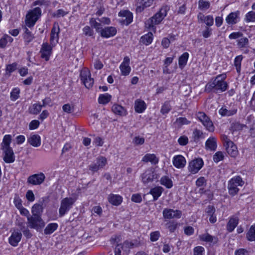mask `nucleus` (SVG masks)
<instances>
[{
    "mask_svg": "<svg viewBox=\"0 0 255 255\" xmlns=\"http://www.w3.org/2000/svg\"><path fill=\"white\" fill-rule=\"evenodd\" d=\"M227 76L225 74L217 75L212 78L205 86V91L210 93H222L228 89V84L225 81Z\"/></svg>",
    "mask_w": 255,
    "mask_h": 255,
    "instance_id": "1",
    "label": "nucleus"
},
{
    "mask_svg": "<svg viewBox=\"0 0 255 255\" xmlns=\"http://www.w3.org/2000/svg\"><path fill=\"white\" fill-rule=\"evenodd\" d=\"M12 136L10 134L5 135L1 143V149L3 152V160L8 163H12L15 160V156L12 148L10 146Z\"/></svg>",
    "mask_w": 255,
    "mask_h": 255,
    "instance_id": "2",
    "label": "nucleus"
},
{
    "mask_svg": "<svg viewBox=\"0 0 255 255\" xmlns=\"http://www.w3.org/2000/svg\"><path fill=\"white\" fill-rule=\"evenodd\" d=\"M169 7L167 5H164L153 16L147 20L145 23L146 28L150 30L155 32V26L159 24L167 15Z\"/></svg>",
    "mask_w": 255,
    "mask_h": 255,
    "instance_id": "3",
    "label": "nucleus"
},
{
    "mask_svg": "<svg viewBox=\"0 0 255 255\" xmlns=\"http://www.w3.org/2000/svg\"><path fill=\"white\" fill-rule=\"evenodd\" d=\"M245 184L244 181L240 176H236L232 178L228 183V189L229 195L235 196L240 191V187H242Z\"/></svg>",
    "mask_w": 255,
    "mask_h": 255,
    "instance_id": "4",
    "label": "nucleus"
},
{
    "mask_svg": "<svg viewBox=\"0 0 255 255\" xmlns=\"http://www.w3.org/2000/svg\"><path fill=\"white\" fill-rule=\"evenodd\" d=\"M41 14V10L39 7H35L28 12L26 15V25L29 27L33 26Z\"/></svg>",
    "mask_w": 255,
    "mask_h": 255,
    "instance_id": "5",
    "label": "nucleus"
},
{
    "mask_svg": "<svg viewBox=\"0 0 255 255\" xmlns=\"http://www.w3.org/2000/svg\"><path fill=\"white\" fill-rule=\"evenodd\" d=\"M76 199L74 198H65L61 202L59 210V216H63L72 207Z\"/></svg>",
    "mask_w": 255,
    "mask_h": 255,
    "instance_id": "6",
    "label": "nucleus"
},
{
    "mask_svg": "<svg viewBox=\"0 0 255 255\" xmlns=\"http://www.w3.org/2000/svg\"><path fill=\"white\" fill-rule=\"evenodd\" d=\"M27 222L30 228L36 230L43 228L45 226V223L40 216L32 215L31 216H28Z\"/></svg>",
    "mask_w": 255,
    "mask_h": 255,
    "instance_id": "7",
    "label": "nucleus"
},
{
    "mask_svg": "<svg viewBox=\"0 0 255 255\" xmlns=\"http://www.w3.org/2000/svg\"><path fill=\"white\" fill-rule=\"evenodd\" d=\"M197 118L202 123L207 130L210 132H213L215 127L210 119L204 112H198L197 115Z\"/></svg>",
    "mask_w": 255,
    "mask_h": 255,
    "instance_id": "8",
    "label": "nucleus"
},
{
    "mask_svg": "<svg viewBox=\"0 0 255 255\" xmlns=\"http://www.w3.org/2000/svg\"><path fill=\"white\" fill-rule=\"evenodd\" d=\"M107 164V158L104 156H99L96 158V161L89 166V169L93 173L103 168Z\"/></svg>",
    "mask_w": 255,
    "mask_h": 255,
    "instance_id": "9",
    "label": "nucleus"
},
{
    "mask_svg": "<svg viewBox=\"0 0 255 255\" xmlns=\"http://www.w3.org/2000/svg\"><path fill=\"white\" fill-rule=\"evenodd\" d=\"M81 80L85 86L90 89L94 84V79L91 77V73L89 70L85 69L81 71Z\"/></svg>",
    "mask_w": 255,
    "mask_h": 255,
    "instance_id": "10",
    "label": "nucleus"
},
{
    "mask_svg": "<svg viewBox=\"0 0 255 255\" xmlns=\"http://www.w3.org/2000/svg\"><path fill=\"white\" fill-rule=\"evenodd\" d=\"M141 180L143 184L152 182L158 178V175L151 168L146 170L141 175Z\"/></svg>",
    "mask_w": 255,
    "mask_h": 255,
    "instance_id": "11",
    "label": "nucleus"
},
{
    "mask_svg": "<svg viewBox=\"0 0 255 255\" xmlns=\"http://www.w3.org/2000/svg\"><path fill=\"white\" fill-rule=\"evenodd\" d=\"M162 214L165 219H179L181 217L182 212L178 210L165 208L163 210Z\"/></svg>",
    "mask_w": 255,
    "mask_h": 255,
    "instance_id": "12",
    "label": "nucleus"
},
{
    "mask_svg": "<svg viewBox=\"0 0 255 255\" xmlns=\"http://www.w3.org/2000/svg\"><path fill=\"white\" fill-rule=\"evenodd\" d=\"M204 162L201 158H197L189 163V171L193 174L197 173L202 167Z\"/></svg>",
    "mask_w": 255,
    "mask_h": 255,
    "instance_id": "13",
    "label": "nucleus"
},
{
    "mask_svg": "<svg viewBox=\"0 0 255 255\" xmlns=\"http://www.w3.org/2000/svg\"><path fill=\"white\" fill-rule=\"evenodd\" d=\"M59 32L60 28L58 24L54 23L51 31L50 39V43L53 46L58 43Z\"/></svg>",
    "mask_w": 255,
    "mask_h": 255,
    "instance_id": "14",
    "label": "nucleus"
},
{
    "mask_svg": "<svg viewBox=\"0 0 255 255\" xmlns=\"http://www.w3.org/2000/svg\"><path fill=\"white\" fill-rule=\"evenodd\" d=\"M45 179L44 174L42 173L35 174L30 176L27 179V182L34 185L42 184Z\"/></svg>",
    "mask_w": 255,
    "mask_h": 255,
    "instance_id": "15",
    "label": "nucleus"
},
{
    "mask_svg": "<svg viewBox=\"0 0 255 255\" xmlns=\"http://www.w3.org/2000/svg\"><path fill=\"white\" fill-rule=\"evenodd\" d=\"M99 32L102 37L109 38L116 34L117 29L113 26L106 27L104 28H101Z\"/></svg>",
    "mask_w": 255,
    "mask_h": 255,
    "instance_id": "16",
    "label": "nucleus"
},
{
    "mask_svg": "<svg viewBox=\"0 0 255 255\" xmlns=\"http://www.w3.org/2000/svg\"><path fill=\"white\" fill-rule=\"evenodd\" d=\"M130 59L128 57L126 56L124 58L123 62L121 63L120 68L122 72V74L124 76L128 75L131 70L129 66Z\"/></svg>",
    "mask_w": 255,
    "mask_h": 255,
    "instance_id": "17",
    "label": "nucleus"
},
{
    "mask_svg": "<svg viewBox=\"0 0 255 255\" xmlns=\"http://www.w3.org/2000/svg\"><path fill=\"white\" fill-rule=\"evenodd\" d=\"M52 47L48 43H43L40 50L41 57L45 59L46 61H48L49 57L51 54Z\"/></svg>",
    "mask_w": 255,
    "mask_h": 255,
    "instance_id": "18",
    "label": "nucleus"
},
{
    "mask_svg": "<svg viewBox=\"0 0 255 255\" xmlns=\"http://www.w3.org/2000/svg\"><path fill=\"white\" fill-rule=\"evenodd\" d=\"M21 237L22 234L20 232L14 231L9 238V243L11 246L16 247L21 240Z\"/></svg>",
    "mask_w": 255,
    "mask_h": 255,
    "instance_id": "19",
    "label": "nucleus"
},
{
    "mask_svg": "<svg viewBox=\"0 0 255 255\" xmlns=\"http://www.w3.org/2000/svg\"><path fill=\"white\" fill-rule=\"evenodd\" d=\"M186 160L181 155L175 156L173 159V164L177 168H183L186 164Z\"/></svg>",
    "mask_w": 255,
    "mask_h": 255,
    "instance_id": "20",
    "label": "nucleus"
},
{
    "mask_svg": "<svg viewBox=\"0 0 255 255\" xmlns=\"http://www.w3.org/2000/svg\"><path fill=\"white\" fill-rule=\"evenodd\" d=\"M108 200L111 204L119 206L122 203L123 198L119 195L110 194L108 196Z\"/></svg>",
    "mask_w": 255,
    "mask_h": 255,
    "instance_id": "21",
    "label": "nucleus"
},
{
    "mask_svg": "<svg viewBox=\"0 0 255 255\" xmlns=\"http://www.w3.org/2000/svg\"><path fill=\"white\" fill-rule=\"evenodd\" d=\"M205 148L211 151H215L217 148V139L215 137L209 138L205 143Z\"/></svg>",
    "mask_w": 255,
    "mask_h": 255,
    "instance_id": "22",
    "label": "nucleus"
},
{
    "mask_svg": "<svg viewBox=\"0 0 255 255\" xmlns=\"http://www.w3.org/2000/svg\"><path fill=\"white\" fill-rule=\"evenodd\" d=\"M146 105L144 101L137 99L134 102V110L136 113H142L146 109Z\"/></svg>",
    "mask_w": 255,
    "mask_h": 255,
    "instance_id": "23",
    "label": "nucleus"
},
{
    "mask_svg": "<svg viewBox=\"0 0 255 255\" xmlns=\"http://www.w3.org/2000/svg\"><path fill=\"white\" fill-rule=\"evenodd\" d=\"M154 0H138V5L136 7L137 12L142 11L145 8L150 6L153 3Z\"/></svg>",
    "mask_w": 255,
    "mask_h": 255,
    "instance_id": "24",
    "label": "nucleus"
},
{
    "mask_svg": "<svg viewBox=\"0 0 255 255\" xmlns=\"http://www.w3.org/2000/svg\"><path fill=\"white\" fill-rule=\"evenodd\" d=\"M28 142L34 147H38L41 144V138L38 134L31 135L28 138Z\"/></svg>",
    "mask_w": 255,
    "mask_h": 255,
    "instance_id": "25",
    "label": "nucleus"
},
{
    "mask_svg": "<svg viewBox=\"0 0 255 255\" xmlns=\"http://www.w3.org/2000/svg\"><path fill=\"white\" fill-rule=\"evenodd\" d=\"M163 190V188L161 186H156L150 189L149 194L152 195L153 201H156L158 199Z\"/></svg>",
    "mask_w": 255,
    "mask_h": 255,
    "instance_id": "26",
    "label": "nucleus"
},
{
    "mask_svg": "<svg viewBox=\"0 0 255 255\" xmlns=\"http://www.w3.org/2000/svg\"><path fill=\"white\" fill-rule=\"evenodd\" d=\"M239 14V12L238 11L230 13L226 18V21L229 24H236L238 21Z\"/></svg>",
    "mask_w": 255,
    "mask_h": 255,
    "instance_id": "27",
    "label": "nucleus"
},
{
    "mask_svg": "<svg viewBox=\"0 0 255 255\" xmlns=\"http://www.w3.org/2000/svg\"><path fill=\"white\" fill-rule=\"evenodd\" d=\"M226 148L227 152L232 157H235L237 155L238 151L236 145L233 142L230 145L226 146Z\"/></svg>",
    "mask_w": 255,
    "mask_h": 255,
    "instance_id": "28",
    "label": "nucleus"
},
{
    "mask_svg": "<svg viewBox=\"0 0 255 255\" xmlns=\"http://www.w3.org/2000/svg\"><path fill=\"white\" fill-rule=\"evenodd\" d=\"M200 239L203 241L211 243L216 244L218 242V239L215 236H212L209 234H204L200 236Z\"/></svg>",
    "mask_w": 255,
    "mask_h": 255,
    "instance_id": "29",
    "label": "nucleus"
},
{
    "mask_svg": "<svg viewBox=\"0 0 255 255\" xmlns=\"http://www.w3.org/2000/svg\"><path fill=\"white\" fill-rule=\"evenodd\" d=\"M236 109L228 110L225 107L221 108L219 111V114L222 116H231L237 113Z\"/></svg>",
    "mask_w": 255,
    "mask_h": 255,
    "instance_id": "30",
    "label": "nucleus"
},
{
    "mask_svg": "<svg viewBox=\"0 0 255 255\" xmlns=\"http://www.w3.org/2000/svg\"><path fill=\"white\" fill-rule=\"evenodd\" d=\"M238 224V219L237 218H231L227 225V230L232 232Z\"/></svg>",
    "mask_w": 255,
    "mask_h": 255,
    "instance_id": "31",
    "label": "nucleus"
},
{
    "mask_svg": "<svg viewBox=\"0 0 255 255\" xmlns=\"http://www.w3.org/2000/svg\"><path fill=\"white\" fill-rule=\"evenodd\" d=\"M112 111L115 114L120 116H125L127 114L126 109L122 106L117 104H115L113 106Z\"/></svg>",
    "mask_w": 255,
    "mask_h": 255,
    "instance_id": "32",
    "label": "nucleus"
},
{
    "mask_svg": "<svg viewBox=\"0 0 255 255\" xmlns=\"http://www.w3.org/2000/svg\"><path fill=\"white\" fill-rule=\"evenodd\" d=\"M142 161L145 162H150L153 164H156L158 162V159L154 154H146L142 158Z\"/></svg>",
    "mask_w": 255,
    "mask_h": 255,
    "instance_id": "33",
    "label": "nucleus"
},
{
    "mask_svg": "<svg viewBox=\"0 0 255 255\" xmlns=\"http://www.w3.org/2000/svg\"><path fill=\"white\" fill-rule=\"evenodd\" d=\"M247 239L250 241H255V223L252 225L246 234Z\"/></svg>",
    "mask_w": 255,
    "mask_h": 255,
    "instance_id": "34",
    "label": "nucleus"
},
{
    "mask_svg": "<svg viewBox=\"0 0 255 255\" xmlns=\"http://www.w3.org/2000/svg\"><path fill=\"white\" fill-rule=\"evenodd\" d=\"M42 107V105L34 104L29 108V112L31 114L37 115L40 113Z\"/></svg>",
    "mask_w": 255,
    "mask_h": 255,
    "instance_id": "35",
    "label": "nucleus"
},
{
    "mask_svg": "<svg viewBox=\"0 0 255 255\" xmlns=\"http://www.w3.org/2000/svg\"><path fill=\"white\" fill-rule=\"evenodd\" d=\"M43 211V206L42 204H35L32 207V215L40 216Z\"/></svg>",
    "mask_w": 255,
    "mask_h": 255,
    "instance_id": "36",
    "label": "nucleus"
},
{
    "mask_svg": "<svg viewBox=\"0 0 255 255\" xmlns=\"http://www.w3.org/2000/svg\"><path fill=\"white\" fill-rule=\"evenodd\" d=\"M160 182L161 185L167 188H171L173 186L171 179L166 176L162 177L160 180Z\"/></svg>",
    "mask_w": 255,
    "mask_h": 255,
    "instance_id": "37",
    "label": "nucleus"
},
{
    "mask_svg": "<svg viewBox=\"0 0 255 255\" xmlns=\"http://www.w3.org/2000/svg\"><path fill=\"white\" fill-rule=\"evenodd\" d=\"M153 40V34L151 32L145 34L141 37V41L144 44L148 45L150 44Z\"/></svg>",
    "mask_w": 255,
    "mask_h": 255,
    "instance_id": "38",
    "label": "nucleus"
},
{
    "mask_svg": "<svg viewBox=\"0 0 255 255\" xmlns=\"http://www.w3.org/2000/svg\"><path fill=\"white\" fill-rule=\"evenodd\" d=\"M188 57L189 54L187 52H184L179 57L178 63L180 67L182 68L186 65Z\"/></svg>",
    "mask_w": 255,
    "mask_h": 255,
    "instance_id": "39",
    "label": "nucleus"
},
{
    "mask_svg": "<svg viewBox=\"0 0 255 255\" xmlns=\"http://www.w3.org/2000/svg\"><path fill=\"white\" fill-rule=\"evenodd\" d=\"M23 38L24 41L27 44H28L34 38V36L33 34H32L31 32L28 29V28L25 27Z\"/></svg>",
    "mask_w": 255,
    "mask_h": 255,
    "instance_id": "40",
    "label": "nucleus"
},
{
    "mask_svg": "<svg viewBox=\"0 0 255 255\" xmlns=\"http://www.w3.org/2000/svg\"><path fill=\"white\" fill-rule=\"evenodd\" d=\"M111 96L107 93L101 94L99 97L98 102L101 104H106L110 102L111 99Z\"/></svg>",
    "mask_w": 255,
    "mask_h": 255,
    "instance_id": "41",
    "label": "nucleus"
},
{
    "mask_svg": "<svg viewBox=\"0 0 255 255\" xmlns=\"http://www.w3.org/2000/svg\"><path fill=\"white\" fill-rule=\"evenodd\" d=\"M58 227L56 223H51L48 224L44 229V233L46 235L51 234L53 233Z\"/></svg>",
    "mask_w": 255,
    "mask_h": 255,
    "instance_id": "42",
    "label": "nucleus"
},
{
    "mask_svg": "<svg viewBox=\"0 0 255 255\" xmlns=\"http://www.w3.org/2000/svg\"><path fill=\"white\" fill-rule=\"evenodd\" d=\"M248 45L249 39L247 37H241L237 40V45L240 48L247 47Z\"/></svg>",
    "mask_w": 255,
    "mask_h": 255,
    "instance_id": "43",
    "label": "nucleus"
},
{
    "mask_svg": "<svg viewBox=\"0 0 255 255\" xmlns=\"http://www.w3.org/2000/svg\"><path fill=\"white\" fill-rule=\"evenodd\" d=\"M243 59V56L242 55H239L236 57L234 60V65L236 67L237 71L238 73H240L241 69V62Z\"/></svg>",
    "mask_w": 255,
    "mask_h": 255,
    "instance_id": "44",
    "label": "nucleus"
},
{
    "mask_svg": "<svg viewBox=\"0 0 255 255\" xmlns=\"http://www.w3.org/2000/svg\"><path fill=\"white\" fill-rule=\"evenodd\" d=\"M193 134L195 140H199L201 138H204L205 137V133L197 128L194 129Z\"/></svg>",
    "mask_w": 255,
    "mask_h": 255,
    "instance_id": "45",
    "label": "nucleus"
},
{
    "mask_svg": "<svg viewBox=\"0 0 255 255\" xmlns=\"http://www.w3.org/2000/svg\"><path fill=\"white\" fill-rule=\"evenodd\" d=\"M20 89L18 88H15L12 89L10 93V98L11 101H15L19 97Z\"/></svg>",
    "mask_w": 255,
    "mask_h": 255,
    "instance_id": "46",
    "label": "nucleus"
},
{
    "mask_svg": "<svg viewBox=\"0 0 255 255\" xmlns=\"http://www.w3.org/2000/svg\"><path fill=\"white\" fill-rule=\"evenodd\" d=\"M245 20L247 22L255 21V11H250L245 15Z\"/></svg>",
    "mask_w": 255,
    "mask_h": 255,
    "instance_id": "47",
    "label": "nucleus"
},
{
    "mask_svg": "<svg viewBox=\"0 0 255 255\" xmlns=\"http://www.w3.org/2000/svg\"><path fill=\"white\" fill-rule=\"evenodd\" d=\"M171 109V106L169 101H166L162 105L161 109V113L162 114H167Z\"/></svg>",
    "mask_w": 255,
    "mask_h": 255,
    "instance_id": "48",
    "label": "nucleus"
},
{
    "mask_svg": "<svg viewBox=\"0 0 255 255\" xmlns=\"http://www.w3.org/2000/svg\"><path fill=\"white\" fill-rule=\"evenodd\" d=\"M17 63L14 62L10 64H8L6 66L5 72L6 74L10 75L17 68Z\"/></svg>",
    "mask_w": 255,
    "mask_h": 255,
    "instance_id": "49",
    "label": "nucleus"
},
{
    "mask_svg": "<svg viewBox=\"0 0 255 255\" xmlns=\"http://www.w3.org/2000/svg\"><path fill=\"white\" fill-rule=\"evenodd\" d=\"M178 226V223L172 221L169 222L166 224V228L168 229L171 233H173Z\"/></svg>",
    "mask_w": 255,
    "mask_h": 255,
    "instance_id": "50",
    "label": "nucleus"
},
{
    "mask_svg": "<svg viewBox=\"0 0 255 255\" xmlns=\"http://www.w3.org/2000/svg\"><path fill=\"white\" fill-rule=\"evenodd\" d=\"M62 110L64 112L70 114L74 111V106L70 104H66L62 106Z\"/></svg>",
    "mask_w": 255,
    "mask_h": 255,
    "instance_id": "51",
    "label": "nucleus"
},
{
    "mask_svg": "<svg viewBox=\"0 0 255 255\" xmlns=\"http://www.w3.org/2000/svg\"><path fill=\"white\" fill-rule=\"evenodd\" d=\"M90 24H91V26L95 28L97 32H100V30L101 29V24L100 23L97 22L94 18H91L90 20Z\"/></svg>",
    "mask_w": 255,
    "mask_h": 255,
    "instance_id": "52",
    "label": "nucleus"
},
{
    "mask_svg": "<svg viewBox=\"0 0 255 255\" xmlns=\"http://www.w3.org/2000/svg\"><path fill=\"white\" fill-rule=\"evenodd\" d=\"M210 3L209 1L204 0H199L198 2V7L202 10L207 9L209 8Z\"/></svg>",
    "mask_w": 255,
    "mask_h": 255,
    "instance_id": "53",
    "label": "nucleus"
},
{
    "mask_svg": "<svg viewBox=\"0 0 255 255\" xmlns=\"http://www.w3.org/2000/svg\"><path fill=\"white\" fill-rule=\"evenodd\" d=\"M224 158V155L222 151H218L213 155V160L216 163L223 160Z\"/></svg>",
    "mask_w": 255,
    "mask_h": 255,
    "instance_id": "54",
    "label": "nucleus"
},
{
    "mask_svg": "<svg viewBox=\"0 0 255 255\" xmlns=\"http://www.w3.org/2000/svg\"><path fill=\"white\" fill-rule=\"evenodd\" d=\"M174 39V36H171L170 39L165 37L162 40L161 45L164 48H167L169 46L171 41H173Z\"/></svg>",
    "mask_w": 255,
    "mask_h": 255,
    "instance_id": "55",
    "label": "nucleus"
},
{
    "mask_svg": "<svg viewBox=\"0 0 255 255\" xmlns=\"http://www.w3.org/2000/svg\"><path fill=\"white\" fill-rule=\"evenodd\" d=\"M83 33L87 36H92L94 34L93 30L89 26H86L83 28Z\"/></svg>",
    "mask_w": 255,
    "mask_h": 255,
    "instance_id": "56",
    "label": "nucleus"
},
{
    "mask_svg": "<svg viewBox=\"0 0 255 255\" xmlns=\"http://www.w3.org/2000/svg\"><path fill=\"white\" fill-rule=\"evenodd\" d=\"M207 180L204 177H200L196 181V185L198 187H203L206 185Z\"/></svg>",
    "mask_w": 255,
    "mask_h": 255,
    "instance_id": "57",
    "label": "nucleus"
},
{
    "mask_svg": "<svg viewBox=\"0 0 255 255\" xmlns=\"http://www.w3.org/2000/svg\"><path fill=\"white\" fill-rule=\"evenodd\" d=\"M204 249L201 246H198L194 249V255H204Z\"/></svg>",
    "mask_w": 255,
    "mask_h": 255,
    "instance_id": "58",
    "label": "nucleus"
},
{
    "mask_svg": "<svg viewBox=\"0 0 255 255\" xmlns=\"http://www.w3.org/2000/svg\"><path fill=\"white\" fill-rule=\"evenodd\" d=\"M160 236V235L159 231L151 232L150 235V239L152 242H155L158 240Z\"/></svg>",
    "mask_w": 255,
    "mask_h": 255,
    "instance_id": "59",
    "label": "nucleus"
},
{
    "mask_svg": "<svg viewBox=\"0 0 255 255\" xmlns=\"http://www.w3.org/2000/svg\"><path fill=\"white\" fill-rule=\"evenodd\" d=\"M13 202H14V204L15 207L17 209L20 208L21 207H22V203H21V200L20 199V198L18 195H16V194L15 195Z\"/></svg>",
    "mask_w": 255,
    "mask_h": 255,
    "instance_id": "60",
    "label": "nucleus"
},
{
    "mask_svg": "<svg viewBox=\"0 0 255 255\" xmlns=\"http://www.w3.org/2000/svg\"><path fill=\"white\" fill-rule=\"evenodd\" d=\"M178 142L181 145H185L188 142V138L186 136H181L179 138Z\"/></svg>",
    "mask_w": 255,
    "mask_h": 255,
    "instance_id": "61",
    "label": "nucleus"
},
{
    "mask_svg": "<svg viewBox=\"0 0 255 255\" xmlns=\"http://www.w3.org/2000/svg\"><path fill=\"white\" fill-rule=\"evenodd\" d=\"M39 124L40 123L38 120H33L30 123L29 128L30 129H36L39 127Z\"/></svg>",
    "mask_w": 255,
    "mask_h": 255,
    "instance_id": "62",
    "label": "nucleus"
},
{
    "mask_svg": "<svg viewBox=\"0 0 255 255\" xmlns=\"http://www.w3.org/2000/svg\"><path fill=\"white\" fill-rule=\"evenodd\" d=\"M131 201L135 203H140L142 201V198L140 194H134L132 195Z\"/></svg>",
    "mask_w": 255,
    "mask_h": 255,
    "instance_id": "63",
    "label": "nucleus"
},
{
    "mask_svg": "<svg viewBox=\"0 0 255 255\" xmlns=\"http://www.w3.org/2000/svg\"><path fill=\"white\" fill-rule=\"evenodd\" d=\"M204 22L208 26H212L214 23L213 17L212 15L206 16Z\"/></svg>",
    "mask_w": 255,
    "mask_h": 255,
    "instance_id": "64",
    "label": "nucleus"
}]
</instances>
